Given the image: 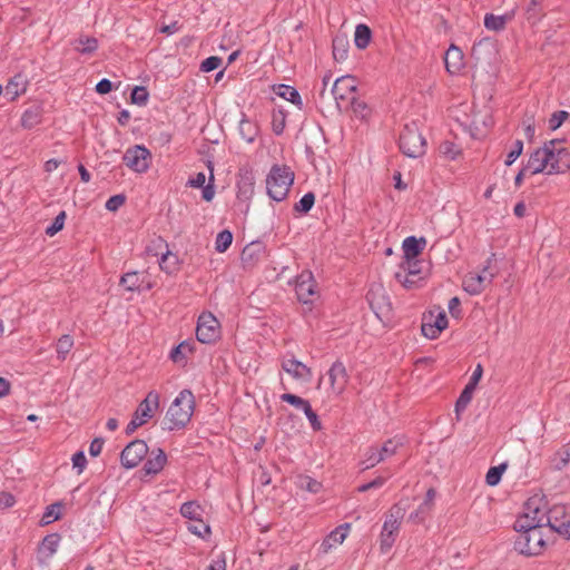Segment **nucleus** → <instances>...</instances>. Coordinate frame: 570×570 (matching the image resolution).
Instances as JSON below:
<instances>
[{
    "label": "nucleus",
    "instance_id": "f257e3e1",
    "mask_svg": "<svg viewBox=\"0 0 570 570\" xmlns=\"http://www.w3.org/2000/svg\"><path fill=\"white\" fill-rule=\"evenodd\" d=\"M194 407L195 397L191 391H180L166 413L164 420L165 429L171 431L184 428L190 421Z\"/></svg>",
    "mask_w": 570,
    "mask_h": 570
},
{
    "label": "nucleus",
    "instance_id": "f03ea898",
    "mask_svg": "<svg viewBox=\"0 0 570 570\" xmlns=\"http://www.w3.org/2000/svg\"><path fill=\"white\" fill-rule=\"evenodd\" d=\"M527 521H515L514 529L519 532L514 548L524 556H538L546 546L543 528H535V525L523 524Z\"/></svg>",
    "mask_w": 570,
    "mask_h": 570
},
{
    "label": "nucleus",
    "instance_id": "7ed1b4c3",
    "mask_svg": "<svg viewBox=\"0 0 570 570\" xmlns=\"http://www.w3.org/2000/svg\"><path fill=\"white\" fill-rule=\"evenodd\" d=\"M294 171L286 165H274L266 177L268 196L275 202L284 200L294 183Z\"/></svg>",
    "mask_w": 570,
    "mask_h": 570
},
{
    "label": "nucleus",
    "instance_id": "20e7f679",
    "mask_svg": "<svg viewBox=\"0 0 570 570\" xmlns=\"http://www.w3.org/2000/svg\"><path fill=\"white\" fill-rule=\"evenodd\" d=\"M401 151L411 158H419L425 154L426 141L415 124L405 125L399 140Z\"/></svg>",
    "mask_w": 570,
    "mask_h": 570
},
{
    "label": "nucleus",
    "instance_id": "39448f33",
    "mask_svg": "<svg viewBox=\"0 0 570 570\" xmlns=\"http://www.w3.org/2000/svg\"><path fill=\"white\" fill-rule=\"evenodd\" d=\"M543 150L551 151L548 158V175L563 174L570 169V149L561 140L552 139L543 145Z\"/></svg>",
    "mask_w": 570,
    "mask_h": 570
},
{
    "label": "nucleus",
    "instance_id": "423d86ee",
    "mask_svg": "<svg viewBox=\"0 0 570 570\" xmlns=\"http://www.w3.org/2000/svg\"><path fill=\"white\" fill-rule=\"evenodd\" d=\"M402 446V442L396 439H389L382 446L372 445L364 452V459L361 464L363 470H368L394 455L397 449Z\"/></svg>",
    "mask_w": 570,
    "mask_h": 570
},
{
    "label": "nucleus",
    "instance_id": "0eeeda50",
    "mask_svg": "<svg viewBox=\"0 0 570 570\" xmlns=\"http://www.w3.org/2000/svg\"><path fill=\"white\" fill-rule=\"evenodd\" d=\"M220 336V327L217 318L212 313H203L198 317L196 337L200 343L213 344Z\"/></svg>",
    "mask_w": 570,
    "mask_h": 570
},
{
    "label": "nucleus",
    "instance_id": "6e6552de",
    "mask_svg": "<svg viewBox=\"0 0 570 570\" xmlns=\"http://www.w3.org/2000/svg\"><path fill=\"white\" fill-rule=\"evenodd\" d=\"M122 160L128 168L142 174L149 168L151 154L145 146L135 145L125 151Z\"/></svg>",
    "mask_w": 570,
    "mask_h": 570
},
{
    "label": "nucleus",
    "instance_id": "1a4fd4ad",
    "mask_svg": "<svg viewBox=\"0 0 570 570\" xmlns=\"http://www.w3.org/2000/svg\"><path fill=\"white\" fill-rule=\"evenodd\" d=\"M495 274L489 266L484 267L481 273H469L463 279V288L470 295H479L487 286H489Z\"/></svg>",
    "mask_w": 570,
    "mask_h": 570
},
{
    "label": "nucleus",
    "instance_id": "9d476101",
    "mask_svg": "<svg viewBox=\"0 0 570 570\" xmlns=\"http://www.w3.org/2000/svg\"><path fill=\"white\" fill-rule=\"evenodd\" d=\"M148 453V445L144 440L131 441L121 452L120 462L126 469L137 466Z\"/></svg>",
    "mask_w": 570,
    "mask_h": 570
},
{
    "label": "nucleus",
    "instance_id": "9b49d317",
    "mask_svg": "<svg viewBox=\"0 0 570 570\" xmlns=\"http://www.w3.org/2000/svg\"><path fill=\"white\" fill-rule=\"evenodd\" d=\"M541 499L532 498L525 504V513L517 521H527L524 524L535 525V528L546 527V504Z\"/></svg>",
    "mask_w": 570,
    "mask_h": 570
},
{
    "label": "nucleus",
    "instance_id": "f8f14e48",
    "mask_svg": "<svg viewBox=\"0 0 570 570\" xmlns=\"http://www.w3.org/2000/svg\"><path fill=\"white\" fill-rule=\"evenodd\" d=\"M355 91L356 80L352 76L337 78L332 86V95L338 106L342 101H351L352 97H355Z\"/></svg>",
    "mask_w": 570,
    "mask_h": 570
},
{
    "label": "nucleus",
    "instance_id": "ddd939ff",
    "mask_svg": "<svg viewBox=\"0 0 570 570\" xmlns=\"http://www.w3.org/2000/svg\"><path fill=\"white\" fill-rule=\"evenodd\" d=\"M327 375L333 393L341 395L345 391L350 379L345 365L341 361L334 362Z\"/></svg>",
    "mask_w": 570,
    "mask_h": 570
},
{
    "label": "nucleus",
    "instance_id": "4468645a",
    "mask_svg": "<svg viewBox=\"0 0 570 570\" xmlns=\"http://www.w3.org/2000/svg\"><path fill=\"white\" fill-rule=\"evenodd\" d=\"M119 284L129 292H144L153 288L154 284L147 281L145 273L128 272L120 278Z\"/></svg>",
    "mask_w": 570,
    "mask_h": 570
},
{
    "label": "nucleus",
    "instance_id": "2eb2a0df",
    "mask_svg": "<svg viewBox=\"0 0 570 570\" xmlns=\"http://www.w3.org/2000/svg\"><path fill=\"white\" fill-rule=\"evenodd\" d=\"M546 515V527H549L550 531L562 534V528H566L567 521H569L566 505L556 504L547 510Z\"/></svg>",
    "mask_w": 570,
    "mask_h": 570
},
{
    "label": "nucleus",
    "instance_id": "dca6fc26",
    "mask_svg": "<svg viewBox=\"0 0 570 570\" xmlns=\"http://www.w3.org/2000/svg\"><path fill=\"white\" fill-rule=\"evenodd\" d=\"M314 281L311 272H303L299 274L295 282V292L297 298L303 303L311 302V297L314 295Z\"/></svg>",
    "mask_w": 570,
    "mask_h": 570
},
{
    "label": "nucleus",
    "instance_id": "f3484780",
    "mask_svg": "<svg viewBox=\"0 0 570 570\" xmlns=\"http://www.w3.org/2000/svg\"><path fill=\"white\" fill-rule=\"evenodd\" d=\"M159 394L156 391H150L145 400L140 402L138 405L136 414L144 423H146L149 419H151L155 412L159 407Z\"/></svg>",
    "mask_w": 570,
    "mask_h": 570
},
{
    "label": "nucleus",
    "instance_id": "a211bd4d",
    "mask_svg": "<svg viewBox=\"0 0 570 570\" xmlns=\"http://www.w3.org/2000/svg\"><path fill=\"white\" fill-rule=\"evenodd\" d=\"M551 154V151H546L543 150V148H538L537 150H534L527 164H525V168L528 169L529 171V175H537V174H540V173H546L548 174V156Z\"/></svg>",
    "mask_w": 570,
    "mask_h": 570
},
{
    "label": "nucleus",
    "instance_id": "6ab92c4d",
    "mask_svg": "<svg viewBox=\"0 0 570 570\" xmlns=\"http://www.w3.org/2000/svg\"><path fill=\"white\" fill-rule=\"evenodd\" d=\"M282 368L296 380L307 382L312 379V370L294 357L284 358L282 362Z\"/></svg>",
    "mask_w": 570,
    "mask_h": 570
},
{
    "label": "nucleus",
    "instance_id": "aec40b11",
    "mask_svg": "<svg viewBox=\"0 0 570 570\" xmlns=\"http://www.w3.org/2000/svg\"><path fill=\"white\" fill-rule=\"evenodd\" d=\"M255 178L252 171L244 170L239 173L237 180V198L242 202H248L254 195Z\"/></svg>",
    "mask_w": 570,
    "mask_h": 570
},
{
    "label": "nucleus",
    "instance_id": "412c9836",
    "mask_svg": "<svg viewBox=\"0 0 570 570\" xmlns=\"http://www.w3.org/2000/svg\"><path fill=\"white\" fill-rule=\"evenodd\" d=\"M350 523H344L335 528L322 542L320 549L322 553H328L334 547L343 543L348 534Z\"/></svg>",
    "mask_w": 570,
    "mask_h": 570
},
{
    "label": "nucleus",
    "instance_id": "4be33fe9",
    "mask_svg": "<svg viewBox=\"0 0 570 570\" xmlns=\"http://www.w3.org/2000/svg\"><path fill=\"white\" fill-rule=\"evenodd\" d=\"M463 57L462 50L455 45H451L444 56V63L448 72L451 75L459 73L464 67Z\"/></svg>",
    "mask_w": 570,
    "mask_h": 570
},
{
    "label": "nucleus",
    "instance_id": "5701e85b",
    "mask_svg": "<svg viewBox=\"0 0 570 570\" xmlns=\"http://www.w3.org/2000/svg\"><path fill=\"white\" fill-rule=\"evenodd\" d=\"M61 541V537L59 533H50L47 534L40 546H39V554L43 559H50L56 552Z\"/></svg>",
    "mask_w": 570,
    "mask_h": 570
},
{
    "label": "nucleus",
    "instance_id": "b1692460",
    "mask_svg": "<svg viewBox=\"0 0 570 570\" xmlns=\"http://www.w3.org/2000/svg\"><path fill=\"white\" fill-rule=\"evenodd\" d=\"M513 16H514L513 11L507 12L502 16L487 13L484 16V27L491 31H495V32L502 31V30H504L507 23L512 20Z\"/></svg>",
    "mask_w": 570,
    "mask_h": 570
},
{
    "label": "nucleus",
    "instance_id": "393cba45",
    "mask_svg": "<svg viewBox=\"0 0 570 570\" xmlns=\"http://www.w3.org/2000/svg\"><path fill=\"white\" fill-rule=\"evenodd\" d=\"M167 461V456L161 449H158L156 452H151V456L146 461L144 465V471L146 474H157L159 473L165 463Z\"/></svg>",
    "mask_w": 570,
    "mask_h": 570
},
{
    "label": "nucleus",
    "instance_id": "a878e982",
    "mask_svg": "<svg viewBox=\"0 0 570 570\" xmlns=\"http://www.w3.org/2000/svg\"><path fill=\"white\" fill-rule=\"evenodd\" d=\"M426 240L421 238L417 240L414 236H409L403 240L404 259L416 258L423 250Z\"/></svg>",
    "mask_w": 570,
    "mask_h": 570
},
{
    "label": "nucleus",
    "instance_id": "bb28decb",
    "mask_svg": "<svg viewBox=\"0 0 570 570\" xmlns=\"http://www.w3.org/2000/svg\"><path fill=\"white\" fill-rule=\"evenodd\" d=\"M570 462V441L561 446L550 459L551 468L556 471L563 470Z\"/></svg>",
    "mask_w": 570,
    "mask_h": 570
},
{
    "label": "nucleus",
    "instance_id": "cd10ccee",
    "mask_svg": "<svg viewBox=\"0 0 570 570\" xmlns=\"http://www.w3.org/2000/svg\"><path fill=\"white\" fill-rule=\"evenodd\" d=\"M24 91L26 83L23 81L22 76L20 75L14 76L12 79H10V81L7 83L4 88V95L9 98V100H14Z\"/></svg>",
    "mask_w": 570,
    "mask_h": 570
},
{
    "label": "nucleus",
    "instance_id": "c85d7f7f",
    "mask_svg": "<svg viewBox=\"0 0 570 570\" xmlns=\"http://www.w3.org/2000/svg\"><path fill=\"white\" fill-rule=\"evenodd\" d=\"M372 31L368 26L364 23H360L355 28L354 32V43L358 49H365L371 41Z\"/></svg>",
    "mask_w": 570,
    "mask_h": 570
},
{
    "label": "nucleus",
    "instance_id": "c756f323",
    "mask_svg": "<svg viewBox=\"0 0 570 570\" xmlns=\"http://www.w3.org/2000/svg\"><path fill=\"white\" fill-rule=\"evenodd\" d=\"M348 52V40L344 36H336L333 39V57L336 61L346 59Z\"/></svg>",
    "mask_w": 570,
    "mask_h": 570
},
{
    "label": "nucleus",
    "instance_id": "7c9ffc66",
    "mask_svg": "<svg viewBox=\"0 0 570 570\" xmlns=\"http://www.w3.org/2000/svg\"><path fill=\"white\" fill-rule=\"evenodd\" d=\"M401 508L393 507L390 515L386 518L382 531L396 534L400 529Z\"/></svg>",
    "mask_w": 570,
    "mask_h": 570
},
{
    "label": "nucleus",
    "instance_id": "2f4dec72",
    "mask_svg": "<svg viewBox=\"0 0 570 570\" xmlns=\"http://www.w3.org/2000/svg\"><path fill=\"white\" fill-rule=\"evenodd\" d=\"M41 120L39 107H31L24 110L21 117V126L27 129L33 128Z\"/></svg>",
    "mask_w": 570,
    "mask_h": 570
},
{
    "label": "nucleus",
    "instance_id": "473e14b6",
    "mask_svg": "<svg viewBox=\"0 0 570 570\" xmlns=\"http://www.w3.org/2000/svg\"><path fill=\"white\" fill-rule=\"evenodd\" d=\"M203 512H204L203 508L194 501L185 502L180 507L181 515L184 518L189 519L190 521L198 520V518H200L203 515Z\"/></svg>",
    "mask_w": 570,
    "mask_h": 570
},
{
    "label": "nucleus",
    "instance_id": "72a5a7b5",
    "mask_svg": "<svg viewBox=\"0 0 570 570\" xmlns=\"http://www.w3.org/2000/svg\"><path fill=\"white\" fill-rule=\"evenodd\" d=\"M295 483L299 489L311 493H318L322 489V483L308 475H298Z\"/></svg>",
    "mask_w": 570,
    "mask_h": 570
},
{
    "label": "nucleus",
    "instance_id": "f704fd0d",
    "mask_svg": "<svg viewBox=\"0 0 570 570\" xmlns=\"http://www.w3.org/2000/svg\"><path fill=\"white\" fill-rule=\"evenodd\" d=\"M98 48V40L95 37L83 36L77 40L75 49L80 53H91Z\"/></svg>",
    "mask_w": 570,
    "mask_h": 570
},
{
    "label": "nucleus",
    "instance_id": "c9c22d12",
    "mask_svg": "<svg viewBox=\"0 0 570 570\" xmlns=\"http://www.w3.org/2000/svg\"><path fill=\"white\" fill-rule=\"evenodd\" d=\"M421 265L422 263L416 258H407L404 259V262L400 265V269L404 271L406 274H409L411 277H416L417 279H421Z\"/></svg>",
    "mask_w": 570,
    "mask_h": 570
},
{
    "label": "nucleus",
    "instance_id": "e433bc0d",
    "mask_svg": "<svg viewBox=\"0 0 570 570\" xmlns=\"http://www.w3.org/2000/svg\"><path fill=\"white\" fill-rule=\"evenodd\" d=\"M277 94L298 107L303 105L299 92L292 86L281 85Z\"/></svg>",
    "mask_w": 570,
    "mask_h": 570
},
{
    "label": "nucleus",
    "instance_id": "4c0bfd02",
    "mask_svg": "<svg viewBox=\"0 0 570 570\" xmlns=\"http://www.w3.org/2000/svg\"><path fill=\"white\" fill-rule=\"evenodd\" d=\"M73 346V338L70 335H62L56 345L58 358L63 361Z\"/></svg>",
    "mask_w": 570,
    "mask_h": 570
},
{
    "label": "nucleus",
    "instance_id": "58836bf2",
    "mask_svg": "<svg viewBox=\"0 0 570 570\" xmlns=\"http://www.w3.org/2000/svg\"><path fill=\"white\" fill-rule=\"evenodd\" d=\"M193 345L189 342H181L179 345L174 347L170 352V358L178 363L184 361L188 354H191Z\"/></svg>",
    "mask_w": 570,
    "mask_h": 570
},
{
    "label": "nucleus",
    "instance_id": "ea45409f",
    "mask_svg": "<svg viewBox=\"0 0 570 570\" xmlns=\"http://www.w3.org/2000/svg\"><path fill=\"white\" fill-rule=\"evenodd\" d=\"M475 386H471L466 384L463 391L461 392L456 403H455V412L459 414L461 411L465 410L469 403L472 400L473 392Z\"/></svg>",
    "mask_w": 570,
    "mask_h": 570
},
{
    "label": "nucleus",
    "instance_id": "a19ab883",
    "mask_svg": "<svg viewBox=\"0 0 570 570\" xmlns=\"http://www.w3.org/2000/svg\"><path fill=\"white\" fill-rule=\"evenodd\" d=\"M351 107L355 117L366 120L371 115V108L362 100L352 97Z\"/></svg>",
    "mask_w": 570,
    "mask_h": 570
},
{
    "label": "nucleus",
    "instance_id": "79ce46f5",
    "mask_svg": "<svg viewBox=\"0 0 570 570\" xmlns=\"http://www.w3.org/2000/svg\"><path fill=\"white\" fill-rule=\"evenodd\" d=\"M178 265V258L175 254L167 252L166 254H163L160 261H159V267L164 272L170 274L174 273L177 269Z\"/></svg>",
    "mask_w": 570,
    "mask_h": 570
},
{
    "label": "nucleus",
    "instance_id": "37998d69",
    "mask_svg": "<svg viewBox=\"0 0 570 570\" xmlns=\"http://www.w3.org/2000/svg\"><path fill=\"white\" fill-rule=\"evenodd\" d=\"M61 503L56 502L47 507L42 518L41 523L42 524H50L53 521L60 519V511H61Z\"/></svg>",
    "mask_w": 570,
    "mask_h": 570
},
{
    "label": "nucleus",
    "instance_id": "c03bdc74",
    "mask_svg": "<svg viewBox=\"0 0 570 570\" xmlns=\"http://www.w3.org/2000/svg\"><path fill=\"white\" fill-rule=\"evenodd\" d=\"M232 242H233V234L229 230L224 229L220 233H218V235L216 237L215 249L218 253H224L232 245Z\"/></svg>",
    "mask_w": 570,
    "mask_h": 570
},
{
    "label": "nucleus",
    "instance_id": "a18cd8bd",
    "mask_svg": "<svg viewBox=\"0 0 570 570\" xmlns=\"http://www.w3.org/2000/svg\"><path fill=\"white\" fill-rule=\"evenodd\" d=\"M507 466V463H501L497 466L490 468L485 475L487 483L491 487L497 485L500 482L502 473L505 471Z\"/></svg>",
    "mask_w": 570,
    "mask_h": 570
},
{
    "label": "nucleus",
    "instance_id": "49530a36",
    "mask_svg": "<svg viewBox=\"0 0 570 570\" xmlns=\"http://www.w3.org/2000/svg\"><path fill=\"white\" fill-rule=\"evenodd\" d=\"M315 203V195L313 193L305 194L298 203L294 205V210L299 214H307Z\"/></svg>",
    "mask_w": 570,
    "mask_h": 570
},
{
    "label": "nucleus",
    "instance_id": "de8ad7c7",
    "mask_svg": "<svg viewBox=\"0 0 570 570\" xmlns=\"http://www.w3.org/2000/svg\"><path fill=\"white\" fill-rule=\"evenodd\" d=\"M188 530L200 538H205L210 533L209 525L202 520V517L193 521V523L188 525Z\"/></svg>",
    "mask_w": 570,
    "mask_h": 570
},
{
    "label": "nucleus",
    "instance_id": "09e8293b",
    "mask_svg": "<svg viewBox=\"0 0 570 570\" xmlns=\"http://www.w3.org/2000/svg\"><path fill=\"white\" fill-rule=\"evenodd\" d=\"M149 94L145 87L137 86L132 89L130 99L132 104L144 106L148 101Z\"/></svg>",
    "mask_w": 570,
    "mask_h": 570
},
{
    "label": "nucleus",
    "instance_id": "8fccbe9b",
    "mask_svg": "<svg viewBox=\"0 0 570 570\" xmlns=\"http://www.w3.org/2000/svg\"><path fill=\"white\" fill-rule=\"evenodd\" d=\"M65 220H66V213L65 212H60L56 218L53 219V222L51 223V225H49L47 228H46V234L48 236H55L58 232H60L62 228H63V225H65Z\"/></svg>",
    "mask_w": 570,
    "mask_h": 570
},
{
    "label": "nucleus",
    "instance_id": "3c124183",
    "mask_svg": "<svg viewBox=\"0 0 570 570\" xmlns=\"http://www.w3.org/2000/svg\"><path fill=\"white\" fill-rule=\"evenodd\" d=\"M281 400L283 402H286V403H289L291 405L297 407V409H301L302 411L307 406L309 405V402L304 400L303 397L301 396H297L295 394H292V393H284L281 395Z\"/></svg>",
    "mask_w": 570,
    "mask_h": 570
},
{
    "label": "nucleus",
    "instance_id": "603ef678",
    "mask_svg": "<svg viewBox=\"0 0 570 570\" xmlns=\"http://www.w3.org/2000/svg\"><path fill=\"white\" fill-rule=\"evenodd\" d=\"M569 117L570 114L566 110L553 112L549 119V128L551 130H557Z\"/></svg>",
    "mask_w": 570,
    "mask_h": 570
},
{
    "label": "nucleus",
    "instance_id": "864d4df0",
    "mask_svg": "<svg viewBox=\"0 0 570 570\" xmlns=\"http://www.w3.org/2000/svg\"><path fill=\"white\" fill-rule=\"evenodd\" d=\"M394 277L405 288H413L420 281L416 277H411L409 274L401 269L395 273Z\"/></svg>",
    "mask_w": 570,
    "mask_h": 570
},
{
    "label": "nucleus",
    "instance_id": "5fc2aeb1",
    "mask_svg": "<svg viewBox=\"0 0 570 570\" xmlns=\"http://www.w3.org/2000/svg\"><path fill=\"white\" fill-rule=\"evenodd\" d=\"M261 252L259 244H250L246 246L242 252V261L244 263H252Z\"/></svg>",
    "mask_w": 570,
    "mask_h": 570
},
{
    "label": "nucleus",
    "instance_id": "6e6d98bb",
    "mask_svg": "<svg viewBox=\"0 0 570 570\" xmlns=\"http://www.w3.org/2000/svg\"><path fill=\"white\" fill-rule=\"evenodd\" d=\"M493 48V41L490 38H483L472 47V56L480 59L483 49L492 50Z\"/></svg>",
    "mask_w": 570,
    "mask_h": 570
},
{
    "label": "nucleus",
    "instance_id": "4d7b16f0",
    "mask_svg": "<svg viewBox=\"0 0 570 570\" xmlns=\"http://www.w3.org/2000/svg\"><path fill=\"white\" fill-rule=\"evenodd\" d=\"M432 511L430 507H428L426 503H421L419 508L410 514V520L420 523L423 522L426 518V515Z\"/></svg>",
    "mask_w": 570,
    "mask_h": 570
},
{
    "label": "nucleus",
    "instance_id": "13d9d810",
    "mask_svg": "<svg viewBox=\"0 0 570 570\" xmlns=\"http://www.w3.org/2000/svg\"><path fill=\"white\" fill-rule=\"evenodd\" d=\"M222 62H223L222 58H219L217 56L208 57L202 62L200 70L204 72L214 71L220 67Z\"/></svg>",
    "mask_w": 570,
    "mask_h": 570
},
{
    "label": "nucleus",
    "instance_id": "bf43d9fd",
    "mask_svg": "<svg viewBox=\"0 0 570 570\" xmlns=\"http://www.w3.org/2000/svg\"><path fill=\"white\" fill-rule=\"evenodd\" d=\"M239 132L246 141L252 142V141H254V138L256 135V129L252 125V122L242 121L239 125Z\"/></svg>",
    "mask_w": 570,
    "mask_h": 570
},
{
    "label": "nucleus",
    "instance_id": "052dcab7",
    "mask_svg": "<svg viewBox=\"0 0 570 570\" xmlns=\"http://www.w3.org/2000/svg\"><path fill=\"white\" fill-rule=\"evenodd\" d=\"M421 331H422V334L430 340L436 338L439 336V334L442 332L438 327L434 326V323L426 321V318H424V321L422 323Z\"/></svg>",
    "mask_w": 570,
    "mask_h": 570
},
{
    "label": "nucleus",
    "instance_id": "680f3d73",
    "mask_svg": "<svg viewBox=\"0 0 570 570\" xmlns=\"http://www.w3.org/2000/svg\"><path fill=\"white\" fill-rule=\"evenodd\" d=\"M523 150V141L520 139H517L514 141L513 148L507 156L505 165L511 166L522 154Z\"/></svg>",
    "mask_w": 570,
    "mask_h": 570
},
{
    "label": "nucleus",
    "instance_id": "e2e57ef3",
    "mask_svg": "<svg viewBox=\"0 0 570 570\" xmlns=\"http://www.w3.org/2000/svg\"><path fill=\"white\" fill-rule=\"evenodd\" d=\"M273 131L276 135H281L285 128V115L282 111L273 114L272 120Z\"/></svg>",
    "mask_w": 570,
    "mask_h": 570
},
{
    "label": "nucleus",
    "instance_id": "0e129e2a",
    "mask_svg": "<svg viewBox=\"0 0 570 570\" xmlns=\"http://www.w3.org/2000/svg\"><path fill=\"white\" fill-rule=\"evenodd\" d=\"M303 412L305 413L306 417L308 419L311 426L314 431L322 430V423L317 416V414L313 411L311 404L307 405Z\"/></svg>",
    "mask_w": 570,
    "mask_h": 570
},
{
    "label": "nucleus",
    "instance_id": "69168bd1",
    "mask_svg": "<svg viewBox=\"0 0 570 570\" xmlns=\"http://www.w3.org/2000/svg\"><path fill=\"white\" fill-rule=\"evenodd\" d=\"M125 202L126 197L124 195H114L106 202L105 207L109 212H116L119 207H121L125 204Z\"/></svg>",
    "mask_w": 570,
    "mask_h": 570
},
{
    "label": "nucleus",
    "instance_id": "338daca9",
    "mask_svg": "<svg viewBox=\"0 0 570 570\" xmlns=\"http://www.w3.org/2000/svg\"><path fill=\"white\" fill-rule=\"evenodd\" d=\"M394 541H395L394 533H389V532L382 531V533H381V551L383 553L387 552L392 548Z\"/></svg>",
    "mask_w": 570,
    "mask_h": 570
},
{
    "label": "nucleus",
    "instance_id": "774afa93",
    "mask_svg": "<svg viewBox=\"0 0 570 570\" xmlns=\"http://www.w3.org/2000/svg\"><path fill=\"white\" fill-rule=\"evenodd\" d=\"M207 570H226V558L224 553H220L212 561Z\"/></svg>",
    "mask_w": 570,
    "mask_h": 570
}]
</instances>
